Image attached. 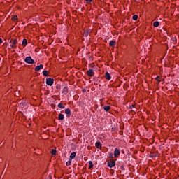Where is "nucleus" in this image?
Instances as JSON below:
<instances>
[{
	"label": "nucleus",
	"mask_w": 179,
	"mask_h": 179,
	"mask_svg": "<svg viewBox=\"0 0 179 179\" xmlns=\"http://www.w3.org/2000/svg\"><path fill=\"white\" fill-rule=\"evenodd\" d=\"M89 164H90L89 169H93V166H94L93 164V162L89 161Z\"/></svg>",
	"instance_id": "a211bd4d"
},
{
	"label": "nucleus",
	"mask_w": 179,
	"mask_h": 179,
	"mask_svg": "<svg viewBox=\"0 0 179 179\" xmlns=\"http://www.w3.org/2000/svg\"><path fill=\"white\" fill-rule=\"evenodd\" d=\"M63 93H64V94H68V87H64L63 89Z\"/></svg>",
	"instance_id": "2eb2a0df"
},
{
	"label": "nucleus",
	"mask_w": 179,
	"mask_h": 179,
	"mask_svg": "<svg viewBox=\"0 0 179 179\" xmlns=\"http://www.w3.org/2000/svg\"><path fill=\"white\" fill-rule=\"evenodd\" d=\"M121 170H125V167L124 166V165L120 166Z\"/></svg>",
	"instance_id": "c85d7f7f"
},
{
	"label": "nucleus",
	"mask_w": 179,
	"mask_h": 179,
	"mask_svg": "<svg viewBox=\"0 0 179 179\" xmlns=\"http://www.w3.org/2000/svg\"><path fill=\"white\" fill-rule=\"evenodd\" d=\"M24 62H26V64H34V60L31 57L28 56L24 59Z\"/></svg>",
	"instance_id": "f257e3e1"
},
{
	"label": "nucleus",
	"mask_w": 179,
	"mask_h": 179,
	"mask_svg": "<svg viewBox=\"0 0 179 179\" xmlns=\"http://www.w3.org/2000/svg\"><path fill=\"white\" fill-rule=\"evenodd\" d=\"M2 40L0 38V44H1L2 43Z\"/></svg>",
	"instance_id": "7c9ffc66"
},
{
	"label": "nucleus",
	"mask_w": 179,
	"mask_h": 179,
	"mask_svg": "<svg viewBox=\"0 0 179 179\" xmlns=\"http://www.w3.org/2000/svg\"><path fill=\"white\" fill-rule=\"evenodd\" d=\"M87 75L88 76H94V71H93V69H90L89 71H87Z\"/></svg>",
	"instance_id": "423d86ee"
},
{
	"label": "nucleus",
	"mask_w": 179,
	"mask_h": 179,
	"mask_svg": "<svg viewBox=\"0 0 179 179\" xmlns=\"http://www.w3.org/2000/svg\"><path fill=\"white\" fill-rule=\"evenodd\" d=\"M155 79L158 81V83H160V82H162V80H160V77L159 76H157L155 78Z\"/></svg>",
	"instance_id": "a878e982"
},
{
	"label": "nucleus",
	"mask_w": 179,
	"mask_h": 179,
	"mask_svg": "<svg viewBox=\"0 0 179 179\" xmlns=\"http://www.w3.org/2000/svg\"><path fill=\"white\" fill-rule=\"evenodd\" d=\"M95 146L97 149H101V143L100 141L96 142Z\"/></svg>",
	"instance_id": "9d476101"
},
{
	"label": "nucleus",
	"mask_w": 179,
	"mask_h": 179,
	"mask_svg": "<svg viewBox=\"0 0 179 179\" xmlns=\"http://www.w3.org/2000/svg\"><path fill=\"white\" fill-rule=\"evenodd\" d=\"M105 78L107 80H111V76L110 75V73L106 72L105 73Z\"/></svg>",
	"instance_id": "6e6552de"
},
{
	"label": "nucleus",
	"mask_w": 179,
	"mask_h": 179,
	"mask_svg": "<svg viewBox=\"0 0 179 179\" xmlns=\"http://www.w3.org/2000/svg\"><path fill=\"white\" fill-rule=\"evenodd\" d=\"M43 68H44V65L40 64L39 66H37L36 67H35V71L36 72H38V71H40L41 69H43Z\"/></svg>",
	"instance_id": "0eeeda50"
},
{
	"label": "nucleus",
	"mask_w": 179,
	"mask_h": 179,
	"mask_svg": "<svg viewBox=\"0 0 179 179\" xmlns=\"http://www.w3.org/2000/svg\"><path fill=\"white\" fill-rule=\"evenodd\" d=\"M12 20H13L14 22H16V20H17V15H14V16L12 17Z\"/></svg>",
	"instance_id": "393cba45"
},
{
	"label": "nucleus",
	"mask_w": 179,
	"mask_h": 179,
	"mask_svg": "<svg viewBox=\"0 0 179 179\" xmlns=\"http://www.w3.org/2000/svg\"><path fill=\"white\" fill-rule=\"evenodd\" d=\"M109 157H110L111 159H113V157H114L113 152L109 153Z\"/></svg>",
	"instance_id": "bb28decb"
},
{
	"label": "nucleus",
	"mask_w": 179,
	"mask_h": 179,
	"mask_svg": "<svg viewBox=\"0 0 179 179\" xmlns=\"http://www.w3.org/2000/svg\"><path fill=\"white\" fill-rule=\"evenodd\" d=\"M89 36V30H86L84 32V36L87 37Z\"/></svg>",
	"instance_id": "412c9836"
},
{
	"label": "nucleus",
	"mask_w": 179,
	"mask_h": 179,
	"mask_svg": "<svg viewBox=\"0 0 179 179\" xmlns=\"http://www.w3.org/2000/svg\"><path fill=\"white\" fill-rule=\"evenodd\" d=\"M10 43H11L10 45V47H11V48H16V44H17V39L10 40Z\"/></svg>",
	"instance_id": "f03ea898"
},
{
	"label": "nucleus",
	"mask_w": 179,
	"mask_h": 179,
	"mask_svg": "<svg viewBox=\"0 0 179 179\" xmlns=\"http://www.w3.org/2000/svg\"><path fill=\"white\" fill-rule=\"evenodd\" d=\"M93 0H86L87 3H89L90 2H92Z\"/></svg>",
	"instance_id": "c756f323"
},
{
	"label": "nucleus",
	"mask_w": 179,
	"mask_h": 179,
	"mask_svg": "<svg viewBox=\"0 0 179 179\" xmlns=\"http://www.w3.org/2000/svg\"><path fill=\"white\" fill-rule=\"evenodd\" d=\"M65 114H66L67 117H71V109L66 108L65 110Z\"/></svg>",
	"instance_id": "1a4fd4ad"
},
{
	"label": "nucleus",
	"mask_w": 179,
	"mask_h": 179,
	"mask_svg": "<svg viewBox=\"0 0 179 179\" xmlns=\"http://www.w3.org/2000/svg\"><path fill=\"white\" fill-rule=\"evenodd\" d=\"M109 45H110V47H114L115 45V41H110Z\"/></svg>",
	"instance_id": "ddd939ff"
},
{
	"label": "nucleus",
	"mask_w": 179,
	"mask_h": 179,
	"mask_svg": "<svg viewBox=\"0 0 179 179\" xmlns=\"http://www.w3.org/2000/svg\"><path fill=\"white\" fill-rule=\"evenodd\" d=\"M135 108L134 105H131L129 108V110H132V108Z\"/></svg>",
	"instance_id": "cd10ccee"
},
{
	"label": "nucleus",
	"mask_w": 179,
	"mask_h": 179,
	"mask_svg": "<svg viewBox=\"0 0 179 179\" xmlns=\"http://www.w3.org/2000/svg\"><path fill=\"white\" fill-rule=\"evenodd\" d=\"M110 107L109 106H106L103 107V110L105 111H110Z\"/></svg>",
	"instance_id": "dca6fc26"
},
{
	"label": "nucleus",
	"mask_w": 179,
	"mask_h": 179,
	"mask_svg": "<svg viewBox=\"0 0 179 179\" xmlns=\"http://www.w3.org/2000/svg\"><path fill=\"white\" fill-rule=\"evenodd\" d=\"M108 167H110V169H113L115 166V162L114 159H110V162L107 163Z\"/></svg>",
	"instance_id": "20e7f679"
},
{
	"label": "nucleus",
	"mask_w": 179,
	"mask_h": 179,
	"mask_svg": "<svg viewBox=\"0 0 179 179\" xmlns=\"http://www.w3.org/2000/svg\"><path fill=\"white\" fill-rule=\"evenodd\" d=\"M57 107H59V108H65V106L62 103H59Z\"/></svg>",
	"instance_id": "4be33fe9"
},
{
	"label": "nucleus",
	"mask_w": 179,
	"mask_h": 179,
	"mask_svg": "<svg viewBox=\"0 0 179 179\" xmlns=\"http://www.w3.org/2000/svg\"><path fill=\"white\" fill-rule=\"evenodd\" d=\"M76 157V152H73L71 155H70V159L72 160V159H75V157Z\"/></svg>",
	"instance_id": "9b49d317"
},
{
	"label": "nucleus",
	"mask_w": 179,
	"mask_h": 179,
	"mask_svg": "<svg viewBox=\"0 0 179 179\" xmlns=\"http://www.w3.org/2000/svg\"><path fill=\"white\" fill-rule=\"evenodd\" d=\"M134 2H136V0H134Z\"/></svg>",
	"instance_id": "473e14b6"
},
{
	"label": "nucleus",
	"mask_w": 179,
	"mask_h": 179,
	"mask_svg": "<svg viewBox=\"0 0 179 179\" xmlns=\"http://www.w3.org/2000/svg\"><path fill=\"white\" fill-rule=\"evenodd\" d=\"M43 76H45V77L48 76V71H43Z\"/></svg>",
	"instance_id": "aec40b11"
},
{
	"label": "nucleus",
	"mask_w": 179,
	"mask_h": 179,
	"mask_svg": "<svg viewBox=\"0 0 179 179\" xmlns=\"http://www.w3.org/2000/svg\"><path fill=\"white\" fill-rule=\"evenodd\" d=\"M64 114L62 113H60L59 114V116H58V120L59 121H62L64 120Z\"/></svg>",
	"instance_id": "f8f14e48"
},
{
	"label": "nucleus",
	"mask_w": 179,
	"mask_h": 179,
	"mask_svg": "<svg viewBox=\"0 0 179 179\" xmlns=\"http://www.w3.org/2000/svg\"><path fill=\"white\" fill-rule=\"evenodd\" d=\"M22 45H24V47H26L27 45V39H23Z\"/></svg>",
	"instance_id": "4468645a"
},
{
	"label": "nucleus",
	"mask_w": 179,
	"mask_h": 179,
	"mask_svg": "<svg viewBox=\"0 0 179 179\" xmlns=\"http://www.w3.org/2000/svg\"><path fill=\"white\" fill-rule=\"evenodd\" d=\"M120 154L121 152H120V150L118 148H115L113 154L115 157H118Z\"/></svg>",
	"instance_id": "39448f33"
},
{
	"label": "nucleus",
	"mask_w": 179,
	"mask_h": 179,
	"mask_svg": "<svg viewBox=\"0 0 179 179\" xmlns=\"http://www.w3.org/2000/svg\"><path fill=\"white\" fill-rule=\"evenodd\" d=\"M46 85H48V86H52V85H54V80L53 78H49L46 79Z\"/></svg>",
	"instance_id": "7ed1b4c3"
},
{
	"label": "nucleus",
	"mask_w": 179,
	"mask_h": 179,
	"mask_svg": "<svg viewBox=\"0 0 179 179\" xmlns=\"http://www.w3.org/2000/svg\"><path fill=\"white\" fill-rule=\"evenodd\" d=\"M151 157H155V155H151Z\"/></svg>",
	"instance_id": "2f4dec72"
},
{
	"label": "nucleus",
	"mask_w": 179,
	"mask_h": 179,
	"mask_svg": "<svg viewBox=\"0 0 179 179\" xmlns=\"http://www.w3.org/2000/svg\"><path fill=\"white\" fill-rule=\"evenodd\" d=\"M51 154L53 155H57V150H55V149H52L51 150Z\"/></svg>",
	"instance_id": "5701e85b"
},
{
	"label": "nucleus",
	"mask_w": 179,
	"mask_h": 179,
	"mask_svg": "<svg viewBox=\"0 0 179 179\" xmlns=\"http://www.w3.org/2000/svg\"><path fill=\"white\" fill-rule=\"evenodd\" d=\"M66 166H71L72 164V159H69V161L66 162Z\"/></svg>",
	"instance_id": "f3484780"
},
{
	"label": "nucleus",
	"mask_w": 179,
	"mask_h": 179,
	"mask_svg": "<svg viewBox=\"0 0 179 179\" xmlns=\"http://www.w3.org/2000/svg\"><path fill=\"white\" fill-rule=\"evenodd\" d=\"M133 20H138V15H134L132 17Z\"/></svg>",
	"instance_id": "b1692460"
},
{
	"label": "nucleus",
	"mask_w": 179,
	"mask_h": 179,
	"mask_svg": "<svg viewBox=\"0 0 179 179\" xmlns=\"http://www.w3.org/2000/svg\"><path fill=\"white\" fill-rule=\"evenodd\" d=\"M153 26H154V27H159V22L158 21H155L153 23Z\"/></svg>",
	"instance_id": "6ab92c4d"
}]
</instances>
